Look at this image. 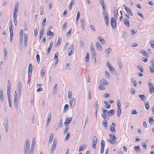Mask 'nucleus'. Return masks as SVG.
I'll use <instances>...</instances> for the list:
<instances>
[{
	"instance_id": "nucleus-34",
	"label": "nucleus",
	"mask_w": 154,
	"mask_h": 154,
	"mask_svg": "<svg viewBox=\"0 0 154 154\" xmlns=\"http://www.w3.org/2000/svg\"><path fill=\"white\" fill-rule=\"evenodd\" d=\"M145 107L147 110H148L149 108V105L148 102H146L145 103Z\"/></svg>"
},
{
	"instance_id": "nucleus-14",
	"label": "nucleus",
	"mask_w": 154,
	"mask_h": 154,
	"mask_svg": "<svg viewBox=\"0 0 154 154\" xmlns=\"http://www.w3.org/2000/svg\"><path fill=\"white\" fill-rule=\"evenodd\" d=\"M112 50L110 48H108L105 51V54L106 57H108L110 54V52L112 51Z\"/></svg>"
},
{
	"instance_id": "nucleus-10",
	"label": "nucleus",
	"mask_w": 154,
	"mask_h": 154,
	"mask_svg": "<svg viewBox=\"0 0 154 154\" xmlns=\"http://www.w3.org/2000/svg\"><path fill=\"white\" fill-rule=\"evenodd\" d=\"M69 103L70 104V107L71 108H73L74 106L75 103V100L74 97L69 100Z\"/></svg>"
},
{
	"instance_id": "nucleus-24",
	"label": "nucleus",
	"mask_w": 154,
	"mask_h": 154,
	"mask_svg": "<svg viewBox=\"0 0 154 154\" xmlns=\"http://www.w3.org/2000/svg\"><path fill=\"white\" fill-rule=\"evenodd\" d=\"M140 98L143 100H146V97L143 94H140L139 95Z\"/></svg>"
},
{
	"instance_id": "nucleus-4",
	"label": "nucleus",
	"mask_w": 154,
	"mask_h": 154,
	"mask_svg": "<svg viewBox=\"0 0 154 154\" xmlns=\"http://www.w3.org/2000/svg\"><path fill=\"white\" fill-rule=\"evenodd\" d=\"M117 106L118 107L117 115L118 116H119L121 113V101L120 100H118L117 101Z\"/></svg>"
},
{
	"instance_id": "nucleus-50",
	"label": "nucleus",
	"mask_w": 154,
	"mask_h": 154,
	"mask_svg": "<svg viewBox=\"0 0 154 154\" xmlns=\"http://www.w3.org/2000/svg\"><path fill=\"white\" fill-rule=\"evenodd\" d=\"M70 133L69 132L67 134V135L65 137V140H67L69 139V138L70 137Z\"/></svg>"
},
{
	"instance_id": "nucleus-41",
	"label": "nucleus",
	"mask_w": 154,
	"mask_h": 154,
	"mask_svg": "<svg viewBox=\"0 0 154 154\" xmlns=\"http://www.w3.org/2000/svg\"><path fill=\"white\" fill-rule=\"evenodd\" d=\"M109 136L111 138V140H115L117 139V138L115 137V136L114 135H113L112 134H110L109 135Z\"/></svg>"
},
{
	"instance_id": "nucleus-5",
	"label": "nucleus",
	"mask_w": 154,
	"mask_h": 154,
	"mask_svg": "<svg viewBox=\"0 0 154 154\" xmlns=\"http://www.w3.org/2000/svg\"><path fill=\"white\" fill-rule=\"evenodd\" d=\"M111 25L112 28L115 29L116 27V19L114 17L112 18L111 21Z\"/></svg>"
},
{
	"instance_id": "nucleus-12",
	"label": "nucleus",
	"mask_w": 154,
	"mask_h": 154,
	"mask_svg": "<svg viewBox=\"0 0 154 154\" xmlns=\"http://www.w3.org/2000/svg\"><path fill=\"white\" fill-rule=\"evenodd\" d=\"M81 21V26L82 30L85 29V23L84 20L83 19H81L80 20Z\"/></svg>"
},
{
	"instance_id": "nucleus-23",
	"label": "nucleus",
	"mask_w": 154,
	"mask_h": 154,
	"mask_svg": "<svg viewBox=\"0 0 154 154\" xmlns=\"http://www.w3.org/2000/svg\"><path fill=\"white\" fill-rule=\"evenodd\" d=\"M9 31L10 32H13V29H12V21L10 22L9 23Z\"/></svg>"
},
{
	"instance_id": "nucleus-48",
	"label": "nucleus",
	"mask_w": 154,
	"mask_h": 154,
	"mask_svg": "<svg viewBox=\"0 0 154 154\" xmlns=\"http://www.w3.org/2000/svg\"><path fill=\"white\" fill-rule=\"evenodd\" d=\"M61 38H58V39L56 43V45H60L61 43Z\"/></svg>"
},
{
	"instance_id": "nucleus-13",
	"label": "nucleus",
	"mask_w": 154,
	"mask_h": 154,
	"mask_svg": "<svg viewBox=\"0 0 154 154\" xmlns=\"http://www.w3.org/2000/svg\"><path fill=\"white\" fill-rule=\"evenodd\" d=\"M100 84L103 85H105L106 84H108L107 82L105 79H103L101 80L100 82Z\"/></svg>"
},
{
	"instance_id": "nucleus-59",
	"label": "nucleus",
	"mask_w": 154,
	"mask_h": 154,
	"mask_svg": "<svg viewBox=\"0 0 154 154\" xmlns=\"http://www.w3.org/2000/svg\"><path fill=\"white\" fill-rule=\"evenodd\" d=\"M131 80L132 82L133 83V85L135 86H136L137 85L136 82V81H134V79L133 78H132Z\"/></svg>"
},
{
	"instance_id": "nucleus-27",
	"label": "nucleus",
	"mask_w": 154,
	"mask_h": 154,
	"mask_svg": "<svg viewBox=\"0 0 154 154\" xmlns=\"http://www.w3.org/2000/svg\"><path fill=\"white\" fill-rule=\"evenodd\" d=\"M102 116L104 119V120H106V121H107L109 119L108 116L106 114H102Z\"/></svg>"
},
{
	"instance_id": "nucleus-11",
	"label": "nucleus",
	"mask_w": 154,
	"mask_h": 154,
	"mask_svg": "<svg viewBox=\"0 0 154 154\" xmlns=\"http://www.w3.org/2000/svg\"><path fill=\"white\" fill-rule=\"evenodd\" d=\"M124 23L128 27L130 26V22L129 20L126 17L124 18L123 20Z\"/></svg>"
},
{
	"instance_id": "nucleus-18",
	"label": "nucleus",
	"mask_w": 154,
	"mask_h": 154,
	"mask_svg": "<svg viewBox=\"0 0 154 154\" xmlns=\"http://www.w3.org/2000/svg\"><path fill=\"white\" fill-rule=\"evenodd\" d=\"M86 146V145L85 144H83L80 146L79 147V152H81L84 150Z\"/></svg>"
},
{
	"instance_id": "nucleus-53",
	"label": "nucleus",
	"mask_w": 154,
	"mask_h": 154,
	"mask_svg": "<svg viewBox=\"0 0 154 154\" xmlns=\"http://www.w3.org/2000/svg\"><path fill=\"white\" fill-rule=\"evenodd\" d=\"M51 114H50L48 117V118L47 121L48 123H49L50 122L51 118Z\"/></svg>"
},
{
	"instance_id": "nucleus-60",
	"label": "nucleus",
	"mask_w": 154,
	"mask_h": 154,
	"mask_svg": "<svg viewBox=\"0 0 154 154\" xmlns=\"http://www.w3.org/2000/svg\"><path fill=\"white\" fill-rule=\"evenodd\" d=\"M69 106L67 104H66L64 107V110L67 111L68 109Z\"/></svg>"
},
{
	"instance_id": "nucleus-36",
	"label": "nucleus",
	"mask_w": 154,
	"mask_h": 154,
	"mask_svg": "<svg viewBox=\"0 0 154 154\" xmlns=\"http://www.w3.org/2000/svg\"><path fill=\"white\" fill-rule=\"evenodd\" d=\"M110 131L113 133H115L116 132V130L114 126H111L110 128Z\"/></svg>"
},
{
	"instance_id": "nucleus-26",
	"label": "nucleus",
	"mask_w": 154,
	"mask_h": 154,
	"mask_svg": "<svg viewBox=\"0 0 154 154\" xmlns=\"http://www.w3.org/2000/svg\"><path fill=\"white\" fill-rule=\"evenodd\" d=\"M72 120V118H67L66 120L64 122V124H68L70 123V122Z\"/></svg>"
},
{
	"instance_id": "nucleus-61",
	"label": "nucleus",
	"mask_w": 154,
	"mask_h": 154,
	"mask_svg": "<svg viewBox=\"0 0 154 154\" xmlns=\"http://www.w3.org/2000/svg\"><path fill=\"white\" fill-rule=\"evenodd\" d=\"M36 59L38 63H39L40 62V57L38 54H37L36 55Z\"/></svg>"
},
{
	"instance_id": "nucleus-38",
	"label": "nucleus",
	"mask_w": 154,
	"mask_h": 154,
	"mask_svg": "<svg viewBox=\"0 0 154 154\" xmlns=\"http://www.w3.org/2000/svg\"><path fill=\"white\" fill-rule=\"evenodd\" d=\"M149 122L150 125H152L154 123V120L152 118H149Z\"/></svg>"
},
{
	"instance_id": "nucleus-25",
	"label": "nucleus",
	"mask_w": 154,
	"mask_h": 154,
	"mask_svg": "<svg viewBox=\"0 0 154 154\" xmlns=\"http://www.w3.org/2000/svg\"><path fill=\"white\" fill-rule=\"evenodd\" d=\"M114 113V111L113 109H111L108 112V115L109 116H112Z\"/></svg>"
},
{
	"instance_id": "nucleus-29",
	"label": "nucleus",
	"mask_w": 154,
	"mask_h": 154,
	"mask_svg": "<svg viewBox=\"0 0 154 154\" xmlns=\"http://www.w3.org/2000/svg\"><path fill=\"white\" fill-rule=\"evenodd\" d=\"M7 94L8 97H11L10 88H7Z\"/></svg>"
},
{
	"instance_id": "nucleus-6",
	"label": "nucleus",
	"mask_w": 154,
	"mask_h": 154,
	"mask_svg": "<svg viewBox=\"0 0 154 154\" xmlns=\"http://www.w3.org/2000/svg\"><path fill=\"white\" fill-rule=\"evenodd\" d=\"M105 142L103 140H101L100 143V154H103L104 152V149L105 147Z\"/></svg>"
},
{
	"instance_id": "nucleus-49",
	"label": "nucleus",
	"mask_w": 154,
	"mask_h": 154,
	"mask_svg": "<svg viewBox=\"0 0 154 154\" xmlns=\"http://www.w3.org/2000/svg\"><path fill=\"white\" fill-rule=\"evenodd\" d=\"M8 105L9 107H11V97H8Z\"/></svg>"
},
{
	"instance_id": "nucleus-8",
	"label": "nucleus",
	"mask_w": 154,
	"mask_h": 154,
	"mask_svg": "<svg viewBox=\"0 0 154 154\" xmlns=\"http://www.w3.org/2000/svg\"><path fill=\"white\" fill-rule=\"evenodd\" d=\"M123 7L128 14L131 16H132L133 15V13H132L131 10L130 8L127 7L125 5H123Z\"/></svg>"
},
{
	"instance_id": "nucleus-42",
	"label": "nucleus",
	"mask_w": 154,
	"mask_h": 154,
	"mask_svg": "<svg viewBox=\"0 0 154 154\" xmlns=\"http://www.w3.org/2000/svg\"><path fill=\"white\" fill-rule=\"evenodd\" d=\"M151 47L154 49V40H152L150 42Z\"/></svg>"
},
{
	"instance_id": "nucleus-20",
	"label": "nucleus",
	"mask_w": 154,
	"mask_h": 154,
	"mask_svg": "<svg viewBox=\"0 0 154 154\" xmlns=\"http://www.w3.org/2000/svg\"><path fill=\"white\" fill-rule=\"evenodd\" d=\"M32 71V66L31 64H30L28 67V74L31 75Z\"/></svg>"
},
{
	"instance_id": "nucleus-21",
	"label": "nucleus",
	"mask_w": 154,
	"mask_h": 154,
	"mask_svg": "<svg viewBox=\"0 0 154 154\" xmlns=\"http://www.w3.org/2000/svg\"><path fill=\"white\" fill-rule=\"evenodd\" d=\"M97 137L95 136H94L92 139V143L97 144Z\"/></svg>"
},
{
	"instance_id": "nucleus-2",
	"label": "nucleus",
	"mask_w": 154,
	"mask_h": 154,
	"mask_svg": "<svg viewBox=\"0 0 154 154\" xmlns=\"http://www.w3.org/2000/svg\"><path fill=\"white\" fill-rule=\"evenodd\" d=\"M20 96V94H18L17 92L15 91L14 93V106L16 109H17L18 108V103Z\"/></svg>"
},
{
	"instance_id": "nucleus-45",
	"label": "nucleus",
	"mask_w": 154,
	"mask_h": 154,
	"mask_svg": "<svg viewBox=\"0 0 154 154\" xmlns=\"http://www.w3.org/2000/svg\"><path fill=\"white\" fill-rule=\"evenodd\" d=\"M137 67L140 70L141 72H143V69L141 66L138 65L137 66Z\"/></svg>"
},
{
	"instance_id": "nucleus-44",
	"label": "nucleus",
	"mask_w": 154,
	"mask_h": 154,
	"mask_svg": "<svg viewBox=\"0 0 154 154\" xmlns=\"http://www.w3.org/2000/svg\"><path fill=\"white\" fill-rule=\"evenodd\" d=\"M79 17H80V13H79V11H78L77 12V17H76V23H77L78 20H79Z\"/></svg>"
},
{
	"instance_id": "nucleus-52",
	"label": "nucleus",
	"mask_w": 154,
	"mask_h": 154,
	"mask_svg": "<svg viewBox=\"0 0 154 154\" xmlns=\"http://www.w3.org/2000/svg\"><path fill=\"white\" fill-rule=\"evenodd\" d=\"M58 52L56 53L55 54L54 56V60H57V59H58Z\"/></svg>"
},
{
	"instance_id": "nucleus-17",
	"label": "nucleus",
	"mask_w": 154,
	"mask_h": 154,
	"mask_svg": "<svg viewBox=\"0 0 154 154\" xmlns=\"http://www.w3.org/2000/svg\"><path fill=\"white\" fill-rule=\"evenodd\" d=\"M113 14L114 16L115 17L118 18V11L116 8L114 9L113 11Z\"/></svg>"
},
{
	"instance_id": "nucleus-31",
	"label": "nucleus",
	"mask_w": 154,
	"mask_h": 154,
	"mask_svg": "<svg viewBox=\"0 0 154 154\" xmlns=\"http://www.w3.org/2000/svg\"><path fill=\"white\" fill-rule=\"evenodd\" d=\"M53 134L51 133L50 134V137L49 139V143H51L53 139Z\"/></svg>"
},
{
	"instance_id": "nucleus-57",
	"label": "nucleus",
	"mask_w": 154,
	"mask_h": 154,
	"mask_svg": "<svg viewBox=\"0 0 154 154\" xmlns=\"http://www.w3.org/2000/svg\"><path fill=\"white\" fill-rule=\"evenodd\" d=\"M90 29L91 30L93 31H95V29L93 25H90Z\"/></svg>"
},
{
	"instance_id": "nucleus-64",
	"label": "nucleus",
	"mask_w": 154,
	"mask_h": 154,
	"mask_svg": "<svg viewBox=\"0 0 154 154\" xmlns=\"http://www.w3.org/2000/svg\"><path fill=\"white\" fill-rule=\"evenodd\" d=\"M72 95V93L71 91H69L68 93V97L69 98H71Z\"/></svg>"
},
{
	"instance_id": "nucleus-51",
	"label": "nucleus",
	"mask_w": 154,
	"mask_h": 154,
	"mask_svg": "<svg viewBox=\"0 0 154 154\" xmlns=\"http://www.w3.org/2000/svg\"><path fill=\"white\" fill-rule=\"evenodd\" d=\"M10 41L11 42L12 40L13 36V32H10Z\"/></svg>"
},
{
	"instance_id": "nucleus-1",
	"label": "nucleus",
	"mask_w": 154,
	"mask_h": 154,
	"mask_svg": "<svg viewBox=\"0 0 154 154\" xmlns=\"http://www.w3.org/2000/svg\"><path fill=\"white\" fill-rule=\"evenodd\" d=\"M35 141L34 138L32 140L31 149L29 148V142L28 140H27L24 147V154H32L35 147Z\"/></svg>"
},
{
	"instance_id": "nucleus-9",
	"label": "nucleus",
	"mask_w": 154,
	"mask_h": 154,
	"mask_svg": "<svg viewBox=\"0 0 154 154\" xmlns=\"http://www.w3.org/2000/svg\"><path fill=\"white\" fill-rule=\"evenodd\" d=\"M74 51V45L72 44L69 47L68 49V54L69 56H70L72 54L73 52Z\"/></svg>"
},
{
	"instance_id": "nucleus-54",
	"label": "nucleus",
	"mask_w": 154,
	"mask_h": 154,
	"mask_svg": "<svg viewBox=\"0 0 154 154\" xmlns=\"http://www.w3.org/2000/svg\"><path fill=\"white\" fill-rule=\"evenodd\" d=\"M142 146L143 147V148H144V149H147V145L146 143H142Z\"/></svg>"
},
{
	"instance_id": "nucleus-16",
	"label": "nucleus",
	"mask_w": 154,
	"mask_h": 154,
	"mask_svg": "<svg viewBox=\"0 0 154 154\" xmlns=\"http://www.w3.org/2000/svg\"><path fill=\"white\" fill-rule=\"evenodd\" d=\"M19 3L17 2L16 3L14 12L17 13L18 11Z\"/></svg>"
},
{
	"instance_id": "nucleus-37",
	"label": "nucleus",
	"mask_w": 154,
	"mask_h": 154,
	"mask_svg": "<svg viewBox=\"0 0 154 154\" xmlns=\"http://www.w3.org/2000/svg\"><path fill=\"white\" fill-rule=\"evenodd\" d=\"M40 14L41 15H42L44 12V9L42 6H41L40 9Z\"/></svg>"
},
{
	"instance_id": "nucleus-62",
	"label": "nucleus",
	"mask_w": 154,
	"mask_h": 154,
	"mask_svg": "<svg viewBox=\"0 0 154 154\" xmlns=\"http://www.w3.org/2000/svg\"><path fill=\"white\" fill-rule=\"evenodd\" d=\"M34 36L35 37H37V35L38 31H37V29L36 28L34 30Z\"/></svg>"
},
{
	"instance_id": "nucleus-7",
	"label": "nucleus",
	"mask_w": 154,
	"mask_h": 154,
	"mask_svg": "<svg viewBox=\"0 0 154 154\" xmlns=\"http://www.w3.org/2000/svg\"><path fill=\"white\" fill-rule=\"evenodd\" d=\"M148 87L150 93L151 94L153 93L154 92V87L153 84L151 82H149Z\"/></svg>"
},
{
	"instance_id": "nucleus-63",
	"label": "nucleus",
	"mask_w": 154,
	"mask_h": 154,
	"mask_svg": "<svg viewBox=\"0 0 154 154\" xmlns=\"http://www.w3.org/2000/svg\"><path fill=\"white\" fill-rule=\"evenodd\" d=\"M4 59H5V57H7V53L6 49H5L4 51Z\"/></svg>"
},
{
	"instance_id": "nucleus-22",
	"label": "nucleus",
	"mask_w": 154,
	"mask_h": 154,
	"mask_svg": "<svg viewBox=\"0 0 154 154\" xmlns=\"http://www.w3.org/2000/svg\"><path fill=\"white\" fill-rule=\"evenodd\" d=\"M91 51L92 54V56L94 57L96 56V53L94 49L93 48L91 47Z\"/></svg>"
},
{
	"instance_id": "nucleus-15",
	"label": "nucleus",
	"mask_w": 154,
	"mask_h": 154,
	"mask_svg": "<svg viewBox=\"0 0 154 154\" xmlns=\"http://www.w3.org/2000/svg\"><path fill=\"white\" fill-rule=\"evenodd\" d=\"M24 35V44L25 47H26L27 46V34H25Z\"/></svg>"
},
{
	"instance_id": "nucleus-30",
	"label": "nucleus",
	"mask_w": 154,
	"mask_h": 154,
	"mask_svg": "<svg viewBox=\"0 0 154 154\" xmlns=\"http://www.w3.org/2000/svg\"><path fill=\"white\" fill-rule=\"evenodd\" d=\"M0 99L1 101L4 100L3 93L2 91H0Z\"/></svg>"
},
{
	"instance_id": "nucleus-33",
	"label": "nucleus",
	"mask_w": 154,
	"mask_h": 154,
	"mask_svg": "<svg viewBox=\"0 0 154 154\" xmlns=\"http://www.w3.org/2000/svg\"><path fill=\"white\" fill-rule=\"evenodd\" d=\"M134 149L135 151L137 152H140L141 150L139 146H135L134 147Z\"/></svg>"
},
{
	"instance_id": "nucleus-40",
	"label": "nucleus",
	"mask_w": 154,
	"mask_h": 154,
	"mask_svg": "<svg viewBox=\"0 0 154 154\" xmlns=\"http://www.w3.org/2000/svg\"><path fill=\"white\" fill-rule=\"evenodd\" d=\"M56 146H52V147L50 151L51 153L52 154L54 152L55 150V148H56Z\"/></svg>"
},
{
	"instance_id": "nucleus-28",
	"label": "nucleus",
	"mask_w": 154,
	"mask_h": 154,
	"mask_svg": "<svg viewBox=\"0 0 154 154\" xmlns=\"http://www.w3.org/2000/svg\"><path fill=\"white\" fill-rule=\"evenodd\" d=\"M89 59V55L88 52H87L86 54V57L85 58V61L86 62L88 61Z\"/></svg>"
},
{
	"instance_id": "nucleus-32",
	"label": "nucleus",
	"mask_w": 154,
	"mask_h": 154,
	"mask_svg": "<svg viewBox=\"0 0 154 154\" xmlns=\"http://www.w3.org/2000/svg\"><path fill=\"white\" fill-rule=\"evenodd\" d=\"M96 45L97 48L98 49H100L102 48L100 44L98 42H96Z\"/></svg>"
},
{
	"instance_id": "nucleus-43",
	"label": "nucleus",
	"mask_w": 154,
	"mask_h": 154,
	"mask_svg": "<svg viewBox=\"0 0 154 154\" xmlns=\"http://www.w3.org/2000/svg\"><path fill=\"white\" fill-rule=\"evenodd\" d=\"M69 127L68 125H66V128L64 129V133H66L68 132V130H69Z\"/></svg>"
},
{
	"instance_id": "nucleus-19",
	"label": "nucleus",
	"mask_w": 154,
	"mask_h": 154,
	"mask_svg": "<svg viewBox=\"0 0 154 154\" xmlns=\"http://www.w3.org/2000/svg\"><path fill=\"white\" fill-rule=\"evenodd\" d=\"M102 124L106 128L108 126V122L107 121L104 120L102 121Z\"/></svg>"
},
{
	"instance_id": "nucleus-35",
	"label": "nucleus",
	"mask_w": 154,
	"mask_h": 154,
	"mask_svg": "<svg viewBox=\"0 0 154 154\" xmlns=\"http://www.w3.org/2000/svg\"><path fill=\"white\" fill-rule=\"evenodd\" d=\"M141 53L144 56L147 57L148 56H149L148 53L146 51H141Z\"/></svg>"
},
{
	"instance_id": "nucleus-3",
	"label": "nucleus",
	"mask_w": 154,
	"mask_h": 154,
	"mask_svg": "<svg viewBox=\"0 0 154 154\" xmlns=\"http://www.w3.org/2000/svg\"><path fill=\"white\" fill-rule=\"evenodd\" d=\"M103 14L106 25V26H108L109 25V16L106 11H103Z\"/></svg>"
},
{
	"instance_id": "nucleus-39",
	"label": "nucleus",
	"mask_w": 154,
	"mask_h": 154,
	"mask_svg": "<svg viewBox=\"0 0 154 154\" xmlns=\"http://www.w3.org/2000/svg\"><path fill=\"white\" fill-rule=\"evenodd\" d=\"M109 142L110 143L112 144L115 145L116 143V141L115 140H113L109 139L108 140Z\"/></svg>"
},
{
	"instance_id": "nucleus-56",
	"label": "nucleus",
	"mask_w": 154,
	"mask_h": 154,
	"mask_svg": "<svg viewBox=\"0 0 154 154\" xmlns=\"http://www.w3.org/2000/svg\"><path fill=\"white\" fill-rule=\"evenodd\" d=\"M94 109L95 110V115L97 117V113L98 110V106H97L96 105H94Z\"/></svg>"
},
{
	"instance_id": "nucleus-58",
	"label": "nucleus",
	"mask_w": 154,
	"mask_h": 154,
	"mask_svg": "<svg viewBox=\"0 0 154 154\" xmlns=\"http://www.w3.org/2000/svg\"><path fill=\"white\" fill-rule=\"evenodd\" d=\"M79 44L81 47L83 48L84 47V43L82 41H80L79 42Z\"/></svg>"
},
{
	"instance_id": "nucleus-55",
	"label": "nucleus",
	"mask_w": 154,
	"mask_h": 154,
	"mask_svg": "<svg viewBox=\"0 0 154 154\" xmlns=\"http://www.w3.org/2000/svg\"><path fill=\"white\" fill-rule=\"evenodd\" d=\"M150 72L153 73L154 72V68L153 66H151L149 68Z\"/></svg>"
},
{
	"instance_id": "nucleus-46",
	"label": "nucleus",
	"mask_w": 154,
	"mask_h": 154,
	"mask_svg": "<svg viewBox=\"0 0 154 154\" xmlns=\"http://www.w3.org/2000/svg\"><path fill=\"white\" fill-rule=\"evenodd\" d=\"M45 71L44 69H42L41 71V75L42 77H44Z\"/></svg>"
},
{
	"instance_id": "nucleus-47",
	"label": "nucleus",
	"mask_w": 154,
	"mask_h": 154,
	"mask_svg": "<svg viewBox=\"0 0 154 154\" xmlns=\"http://www.w3.org/2000/svg\"><path fill=\"white\" fill-rule=\"evenodd\" d=\"M98 88L99 90H103L105 89L104 87L102 85L100 84L99 85Z\"/></svg>"
}]
</instances>
